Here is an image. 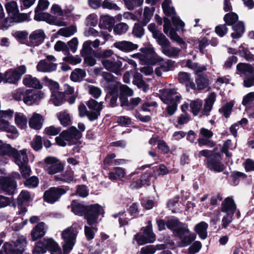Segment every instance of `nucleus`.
Wrapping results in <instances>:
<instances>
[{
	"label": "nucleus",
	"instance_id": "48",
	"mask_svg": "<svg viewBox=\"0 0 254 254\" xmlns=\"http://www.w3.org/2000/svg\"><path fill=\"white\" fill-rule=\"evenodd\" d=\"M172 3L171 0H165L162 4V7L164 13L167 16H171V12H169V10H171L173 15L176 14V11L173 6L170 7L169 5Z\"/></svg>",
	"mask_w": 254,
	"mask_h": 254
},
{
	"label": "nucleus",
	"instance_id": "30",
	"mask_svg": "<svg viewBox=\"0 0 254 254\" xmlns=\"http://www.w3.org/2000/svg\"><path fill=\"white\" fill-rule=\"evenodd\" d=\"M86 75V73L85 69L77 68L71 72L70 79L73 82H81Z\"/></svg>",
	"mask_w": 254,
	"mask_h": 254
},
{
	"label": "nucleus",
	"instance_id": "58",
	"mask_svg": "<svg viewBox=\"0 0 254 254\" xmlns=\"http://www.w3.org/2000/svg\"><path fill=\"white\" fill-rule=\"evenodd\" d=\"M128 25L125 23H120L115 25L114 28V32L115 34L121 35L126 33L128 30Z\"/></svg>",
	"mask_w": 254,
	"mask_h": 254
},
{
	"label": "nucleus",
	"instance_id": "15",
	"mask_svg": "<svg viewBox=\"0 0 254 254\" xmlns=\"http://www.w3.org/2000/svg\"><path fill=\"white\" fill-rule=\"evenodd\" d=\"M16 148L12 147L10 144L3 143L2 141L0 143V155L1 156H7L14 158H17L20 153Z\"/></svg>",
	"mask_w": 254,
	"mask_h": 254
},
{
	"label": "nucleus",
	"instance_id": "45",
	"mask_svg": "<svg viewBox=\"0 0 254 254\" xmlns=\"http://www.w3.org/2000/svg\"><path fill=\"white\" fill-rule=\"evenodd\" d=\"M53 103L56 106H60L63 102L66 101L65 93L63 92L57 91V94H52Z\"/></svg>",
	"mask_w": 254,
	"mask_h": 254
},
{
	"label": "nucleus",
	"instance_id": "5",
	"mask_svg": "<svg viewBox=\"0 0 254 254\" xmlns=\"http://www.w3.org/2000/svg\"><path fill=\"white\" fill-rule=\"evenodd\" d=\"M26 72L25 65H21L15 68H9L4 73V83L17 84L22 76Z\"/></svg>",
	"mask_w": 254,
	"mask_h": 254
},
{
	"label": "nucleus",
	"instance_id": "36",
	"mask_svg": "<svg viewBox=\"0 0 254 254\" xmlns=\"http://www.w3.org/2000/svg\"><path fill=\"white\" fill-rule=\"evenodd\" d=\"M239 16L237 13L234 12H229L226 13L223 18L225 24L228 26L234 25L238 21Z\"/></svg>",
	"mask_w": 254,
	"mask_h": 254
},
{
	"label": "nucleus",
	"instance_id": "37",
	"mask_svg": "<svg viewBox=\"0 0 254 254\" xmlns=\"http://www.w3.org/2000/svg\"><path fill=\"white\" fill-rule=\"evenodd\" d=\"M15 123L18 127L24 129L27 127V118L21 113H16L15 114Z\"/></svg>",
	"mask_w": 254,
	"mask_h": 254
},
{
	"label": "nucleus",
	"instance_id": "7",
	"mask_svg": "<svg viewBox=\"0 0 254 254\" xmlns=\"http://www.w3.org/2000/svg\"><path fill=\"white\" fill-rule=\"evenodd\" d=\"M67 190L68 189L60 187H52L44 192L43 196V200L48 203L54 204L58 201Z\"/></svg>",
	"mask_w": 254,
	"mask_h": 254
},
{
	"label": "nucleus",
	"instance_id": "55",
	"mask_svg": "<svg viewBox=\"0 0 254 254\" xmlns=\"http://www.w3.org/2000/svg\"><path fill=\"white\" fill-rule=\"evenodd\" d=\"M176 94V92L173 89H166L163 93V96L165 98L164 101L162 100L165 104H169V102H174V98L172 96Z\"/></svg>",
	"mask_w": 254,
	"mask_h": 254
},
{
	"label": "nucleus",
	"instance_id": "21",
	"mask_svg": "<svg viewBox=\"0 0 254 254\" xmlns=\"http://www.w3.org/2000/svg\"><path fill=\"white\" fill-rule=\"evenodd\" d=\"M23 83L28 87H32L37 89H41L43 86L39 80L36 77H33L30 74H26L23 79Z\"/></svg>",
	"mask_w": 254,
	"mask_h": 254
},
{
	"label": "nucleus",
	"instance_id": "32",
	"mask_svg": "<svg viewBox=\"0 0 254 254\" xmlns=\"http://www.w3.org/2000/svg\"><path fill=\"white\" fill-rule=\"evenodd\" d=\"M153 38L156 39L157 44L162 47V49L170 47V42L162 33L160 32L156 35H154Z\"/></svg>",
	"mask_w": 254,
	"mask_h": 254
},
{
	"label": "nucleus",
	"instance_id": "59",
	"mask_svg": "<svg viewBox=\"0 0 254 254\" xmlns=\"http://www.w3.org/2000/svg\"><path fill=\"white\" fill-rule=\"evenodd\" d=\"M198 144L199 147L206 146L208 147H213L215 146L216 143L210 138H199L197 139Z\"/></svg>",
	"mask_w": 254,
	"mask_h": 254
},
{
	"label": "nucleus",
	"instance_id": "29",
	"mask_svg": "<svg viewBox=\"0 0 254 254\" xmlns=\"http://www.w3.org/2000/svg\"><path fill=\"white\" fill-rule=\"evenodd\" d=\"M198 90H202L206 88L209 85V80L205 74H198L195 79Z\"/></svg>",
	"mask_w": 254,
	"mask_h": 254
},
{
	"label": "nucleus",
	"instance_id": "33",
	"mask_svg": "<svg viewBox=\"0 0 254 254\" xmlns=\"http://www.w3.org/2000/svg\"><path fill=\"white\" fill-rule=\"evenodd\" d=\"M76 234L72 227L70 226L65 229L62 233V237L64 241L75 242Z\"/></svg>",
	"mask_w": 254,
	"mask_h": 254
},
{
	"label": "nucleus",
	"instance_id": "18",
	"mask_svg": "<svg viewBox=\"0 0 254 254\" xmlns=\"http://www.w3.org/2000/svg\"><path fill=\"white\" fill-rule=\"evenodd\" d=\"M46 251L48 250L51 254H62V251L58 244L53 239H44Z\"/></svg>",
	"mask_w": 254,
	"mask_h": 254
},
{
	"label": "nucleus",
	"instance_id": "16",
	"mask_svg": "<svg viewBox=\"0 0 254 254\" xmlns=\"http://www.w3.org/2000/svg\"><path fill=\"white\" fill-rule=\"evenodd\" d=\"M29 38L32 45L38 46L44 42L46 35L43 30L38 29L33 31Z\"/></svg>",
	"mask_w": 254,
	"mask_h": 254
},
{
	"label": "nucleus",
	"instance_id": "10",
	"mask_svg": "<svg viewBox=\"0 0 254 254\" xmlns=\"http://www.w3.org/2000/svg\"><path fill=\"white\" fill-rule=\"evenodd\" d=\"M44 162L50 166H45L44 169L50 175H54L62 172L64 169L63 165L56 157L48 156L44 159Z\"/></svg>",
	"mask_w": 254,
	"mask_h": 254
},
{
	"label": "nucleus",
	"instance_id": "46",
	"mask_svg": "<svg viewBox=\"0 0 254 254\" xmlns=\"http://www.w3.org/2000/svg\"><path fill=\"white\" fill-rule=\"evenodd\" d=\"M76 31L75 26H70L68 27L61 28L58 31V34L65 37H68L73 35Z\"/></svg>",
	"mask_w": 254,
	"mask_h": 254
},
{
	"label": "nucleus",
	"instance_id": "28",
	"mask_svg": "<svg viewBox=\"0 0 254 254\" xmlns=\"http://www.w3.org/2000/svg\"><path fill=\"white\" fill-rule=\"evenodd\" d=\"M34 19L35 21H46L47 23L50 24H55V19L53 18H52V16L50 14L47 12H39L37 13H35Z\"/></svg>",
	"mask_w": 254,
	"mask_h": 254
},
{
	"label": "nucleus",
	"instance_id": "64",
	"mask_svg": "<svg viewBox=\"0 0 254 254\" xmlns=\"http://www.w3.org/2000/svg\"><path fill=\"white\" fill-rule=\"evenodd\" d=\"M228 28L226 24H220L215 28V32L220 37H224L228 32Z\"/></svg>",
	"mask_w": 254,
	"mask_h": 254
},
{
	"label": "nucleus",
	"instance_id": "26",
	"mask_svg": "<svg viewBox=\"0 0 254 254\" xmlns=\"http://www.w3.org/2000/svg\"><path fill=\"white\" fill-rule=\"evenodd\" d=\"M237 70L245 76L254 75V68L250 64L240 63L236 66Z\"/></svg>",
	"mask_w": 254,
	"mask_h": 254
},
{
	"label": "nucleus",
	"instance_id": "12",
	"mask_svg": "<svg viewBox=\"0 0 254 254\" xmlns=\"http://www.w3.org/2000/svg\"><path fill=\"white\" fill-rule=\"evenodd\" d=\"M102 64L104 68L108 71L115 73L117 75L121 74L122 69V62L118 60L117 61L104 59L102 60Z\"/></svg>",
	"mask_w": 254,
	"mask_h": 254
},
{
	"label": "nucleus",
	"instance_id": "42",
	"mask_svg": "<svg viewBox=\"0 0 254 254\" xmlns=\"http://www.w3.org/2000/svg\"><path fill=\"white\" fill-rule=\"evenodd\" d=\"M23 178L25 179V181L23 182V184L26 188L29 189L35 188L39 185V181L38 178L36 176H29L28 178Z\"/></svg>",
	"mask_w": 254,
	"mask_h": 254
},
{
	"label": "nucleus",
	"instance_id": "25",
	"mask_svg": "<svg viewBox=\"0 0 254 254\" xmlns=\"http://www.w3.org/2000/svg\"><path fill=\"white\" fill-rule=\"evenodd\" d=\"M43 121V119L42 116L38 113H34L29 120V127L34 129L39 130L42 127Z\"/></svg>",
	"mask_w": 254,
	"mask_h": 254
},
{
	"label": "nucleus",
	"instance_id": "39",
	"mask_svg": "<svg viewBox=\"0 0 254 254\" xmlns=\"http://www.w3.org/2000/svg\"><path fill=\"white\" fill-rule=\"evenodd\" d=\"M56 181H61L62 182L69 183L73 180V172L70 170H66L64 173L61 175H56L55 176Z\"/></svg>",
	"mask_w": 254,
	"mask_h": 254
},
{
	"label": "nucleus",
	"instance_id": "23",
	"mask_svg": "<svg viewBox=\"0 0 254 254\" xmlns=\"http://www.w3.org/2000/svg\"><path fill=\"white\" fill-rule=\"evenodd\" d=\"M208 227V225L207 223L201 221L195 225L194 231L201 240H205L207 237Z\"/></svg>",
	"mask_w": 254,
	"mask_h": 254
},
{
	"label": "nucleus",
	"instance_id": "3",
	"mask_svg": "<svg viewBox=\"0 0 254 254\" xmlns=\"http://www.w3.org/2000/svg\"><path fill=\"white\" fill-rule=\"evenodd\" d=\"M20 152L18 157L14 159V162L19 167L22 178H28L31 175L32 171L28 165L29 159L27 155V149H23Z\"/></svg>",
	"mask_w": 254,
	"mask_h": 254
},
{
	"label": "nucleus",
	"instance_id": "9",
	"mask_svg": "<svg viewBox=\"0 0 254 254\" xmlns=\"http://www.w3.org/2000/svg\"><path fill=\"white\" fill-rule=\"evenodd\" d=\"M17 182L9 176H0V190L6 195H13L17 190Z\"/></svg>",
	"mask_w": 254,
	"mask_h": 254
},
{
	"label": "nucleus",
	"instance_id": "35",
	"mask_svg": "<svg viewBox=\"0 0 254 254\" xmlns=\"http://www.w3.org/2000/svg\"><path fill=\"white\" fill-rule=\"evenodd\" d=\"M7 206L15 207L16 204L15 199L13 197L9 198L3 195H0V209Z\"/></svg>",
	"mask_w": 254,
	"mask_h": 254
},
{
	"label": "nucleus",
	"instance_id": "31",
	"mask_svg": "<svg viewBox=\"0 0 254 254\" xmlns=\"http://www.w3.org/2000/svg\"><path fill=\"white\" fill-rule=\"evenodd\" d=\"M125 169L119 167H114L113 171L110 172L109 173V178L111 180H117L119 179L124 178L125 176Z\"/></svg>",
	"mask_w": 254,
	"mask_h": 254
},
{
	"label": "nucleus",
	"instance_id": "14",
	"mask_svg": "<svg viewBox=\"0 0 254 254\" xmlns=\"http://www.w3.org/2000/svg\"><path fill=\"white\" fill-rule=\"evenodd\" d=\"M152 177L153 175L151 172H145L140 176L139 180L132 182L130 187L132 189H139L145 186H149L151 185L150 179Z\"/></svg>",
	"mask_w": 254,
	"mask_h": 254
},
{
	"label": "nucleus",
	"instance_id": "43",
	"mask_svg": "<svg viewBox=\"0 0 254 254\" xmlns=\"http://www.w3.org/2000/svg\"><path fill=\"white\" fill-rule=\"evenodd\" d=\"M106 89L108 92L105 96L106 100L109 98V95H119V89L118 82H115L109 84L106 87Z\"/></svg>",
	"mask_w": 254,
	"mask_h": 254
},
{
	"label": "nucleus",
	"instance_id": "60",
	"mask_svg": "<svg viewBox=\"0 0 254 254\" xmlns=\"http://www.w3.org/2000/svg\"><path fill=\"white\" fill-rule=\"evenodd\" d=\"M103 109V107H101L100 105L97 110L96 111H88V114H87V117L88 119L90 122H93L97 119H98V117L100 115V113L102 110Z\"/></svg>",
	"mask_w": 254,
	"mask_h": 254
},
{
	"label": "nucleus",
	"instance_id": "27",
	"mask_svg": "<svg viewBox=\"0 0 254 254\" xmlns=\"http://www.w3.org/2000/svg\"><path fill=\"white\" fill-rule=\"evenodd\" d=\"M16 200V206H23L24 203L29 202L32 200L29 191L23 190L21 191Z\"/></svg>",
	"mask_w": 254,
	"mask_h": 254
},
{
	"label": "nucleus",
	"instance_id": "20",
	"mask_svg": "<svg viewBox=\"0 0 254 254\" xmlns=\"http://www.w3.org/2000/svg\"><path fill=\"white\" fill-rule=\"evenodd\" d=\"M57 64L47 63L45 60L40 61L37 65V69L43 72H51L56 71L57 68Z\"/></svg>",
	"mask_w": 254,
	"mask_h": 254
},
{
	"label": "nucleus",
	"instance_id": "19",
	"mask_svg": "<svg viewBox=\"0 0 254 254\" xmlns=\"http://www.w3.org/2000/svg\"><path fill=\"white\" fill-rule=\"evenodd\" d=\"M114 46L116 48L125 53H128L136 50L138 47L137 44L127 41L116 42L114 44Z\"/></svg>",
	"mask_w": 254,
	"mask_h": 254
},
{
	"label": "nucleus",
	"instance_id": "1",
	"mask_svg": "<svg viewBox=\"0 0 254 254\" xmlns=\"http://www.w3.org/2000/svg\"><path fill=\"white\" fill-rule=\"evenodd\" d=\"M104 213V210L101 205L98 203L91 204L87 205L83 217L87 224L93 226L98 223L99 216Z\"/></svg>",
	"mask_w": 254,
	"mask_h": 254
},
{
	"label": "nucleus",
	"instance_id": "54",
	"mask_svg": "<svg viewBox=\"0 0 254 254\" xmlns=\"http://www.w3.org/2000/svg\"><path fill=\"white\" fill-rule=\"evenodd\" d=\"M133 95V90L127 85L122 84L120 86L119 95L131 97Z\"/></svg>",
	"mask_w": 254,
	"mask_h": 254
},
{
	"label": "nucleus",
	"instance_id": "61",
	"mask_svg": "<svg viewBox=\"0 0 254 254\" xmlns=\"http://www.w3.org/2000/svg\"><path fill=\"white\" fill-rule=\"evenodd\" d=\"M61 131V128L55 127L54 126L46 127L43 133L50 136H55L58 134Z\"/></svg>",
	"mask_w": 254,
	"mask_h": 254
},
{
	"label": "nucleus",
	"instance_id": "6",
	"mask_svg": "<svg viewBox=\"0 0 254 254\" xmlns=\"http://www.w3.org/2000/svg\"><path fill=\"white\" fill-rule=\"evenodd\" d=\"M17 93L19 94L20 97L19 98L15 97V99L17 100H20L22 97L24 102L28 105L38 103L44 95L42 91L35 89H26L25 91H20Z\"/></svg>",
	"mask_w": 254,
	"mask_h": 254
},
{
	"label": "nucleus",
	"instance_id": "51",
	"mask_svg": "<svg viewBox=\"0 0 254 254\" xmlns=\"http://www.w3.org/2000/svg\"><path fill=\"white\" fill-rule=\"evenodd\" d=\"M32 252L34 254H43L46 252L43 240H40L35 243Z\"/></svg>",
	"mask_w": 254,
	"mask_h": 254
},
{
	"label": "nucleus",
	"instance_id": "63",
	"mask_svg": "<svg viewBox=\"0 0 254 254\" xmlns=\"http://www.w3.org/2000/svg\"><path fill=\"white\" fill-rule=\"evenodd\" d=\"M12 36L20 43L24 44L21 41L24 40L27 38L28 33L26 31H16L12 33Z\"/></svg>",
	"mask_w": 254,
	"mask_h": 254
},
{
	"label": "nucleus",
	"instance_id": "47",
	"mask_svg": "<svg viewBox=\"0 0 254 254\" xmlns=\"http://www.w3.org/2000/svg\"><path fill=\"white\" fill-rule=\"evenodd\" d=\"M58 118L61 124L64 127H66L71 123L69 114L65 112L60 113L58 115Z\"/></svg>",
	"mask_w": 254,
	"mask_h": 254
},
{
	"label": "nucleus",
	"instance_id": "57",
	"mask_svg": "<svg viewBox=\"0 0 254 254\" xmlns=\"http://www.w3.org/2000/svg\"><path fill=\"white\" fill-rule=\"evenodd\" d=\"M181 222L178 218L171 219L167 221V228L170 230L174 232V230L179 226Z\"/></svg>",
	"mask_w": 254,
	"mask_h": 254
},
{
	"label": "nucleus",
	"instance_id": "56",
	"mask_svg": "<svg viewBox=\"0 0 254 254\" xmlns=\"http://www.w3.org/2000/svg\"><path fill=\"white\" fill-rule=\"evenodd\" d=\"M114 54L112 50H105L103 51H97L94 52L93 55L96 58H106L111 57Z\"/></svg>",
	"mask_w": 254,
	"mask_h": 254
},
{
	"label": "nucleus",
	"instance_id": "44",
	"mask_svg": "<svg viewBox=\"0 0 254 254\" xmlns=\"http://www.w3.org/2000/svg\"><path fill=\"white\" fill-rule=\"evenodd\" d=\"M230 177L232 179L233 185L236 186L239 184L241 179H246L247 178V175L244 173L234 171L231 172Z\"/></svg>",
	"mask_w": 254,
	"mask_h": 254
},
{
	"label": "nucleus",
	"instance_id": "24",
	"mask_svg": "<svg viewBox=\"0 0 254 254\" xmlns=\"http://www.w3.org/2000/svg\"><path fill=\"white\" fill-rule=\"evenodd\" d=\"M87 205L80 203L77 200H73L70 204L71 211L76 215L84 216Z\"/></svg>",
	"mask_w": 254,
	"mask_h": 254
},
{
	"label": "nucleus",
	"instance_id": "53",
	"mask_svg": "<svg viewBox=\"0 0 254 254\" xmlns=\"http://www.w3.org/2000/svg\"><path fill=\"white\" fill-rule=\"evenodd\" d=\"M178 30V29H175L174 28H172L169 32L170 38L172 40L176 41L181 45H184L185 44V41L177 33V31Z\"/></svg>",
	"mask_w": 254,
	"mask_h": 254
},
{
	"label": "nucleus",
	"instance_id": "34",
	"mask_svg": "<svg viewBox=\"0 0 254 254\" xmlns=\"http://www.w3.org/2000/svg\"><path fill=\"white\" fill-rule=\"evenodd\" d=\"M181 224H180L176 230H174V232H173V234L175 236L178 237L179 239H181L183 236L190 233L188 225L183 222H181Z\"/></svg>",
	"mask_w": 254,
	"mask_h": 254
},
{
	"label": "nucleus",
	"instance_id": "49",
	"mask_svg": "<svg viewBox=\"0 0 254 254\" xmlns=\"http://www.w3.org/2000/svg\"><path fill=\"white\" fill-rule=\"evenodd\" d=\"M143 25L140 23H135L132 30V34L137 38H141L144 35V29Z\"/></svg>",
	"mask_w": 254,
	"mask_h": 254
},
{
	"label": "nucleus",
	"instance_id": "38",
	"mask_svg": "<svg viewBox=\"0 0 254 254\" xmlns=\"http://www.w3.org/2000/svg\"><path fill=\"white\" fill-rule=\"evenodd\" d=\"M202 106V101L200 99H197L192 100L190 102V107L191 109V113L194 116H197Z\"/></svg>",
	"mask_w": 254,
	"mask_h": 254
},
{
	"label": "nucleus",
	"instance_id": "17",
	"mask_svg": "<svg viewBox=\"0 0 254 254\" xmlns=\"http://www.w3.org/2000/svg\"><path fill=\"white\" fill-rule=\"evenodd\" d=\"M45 225L44 222H40L33 228L31 232V240L33 241L42 238L45 235Z\"/></svg>",
	"mask_w": 254,
	"mask_h": 254
},
{
	"label": "nucleus",
	"instance_id": "22",
	"mask_svg": "<svg viewBox=\"0 0 254 254\" xmlns=\"http://www.w3.org/2000/svg\"><path fill=\"white\" fill-rule=\"evenodd\" d=\"M234 32L231 34V37L233 39H239L242 37L245 32V26L242 21H238L237 23L232 26Z\"/></svg>",
	"mask_w": 254,
	"mask_h": 254
},
{
	"label": "nucleus",
	"instance_id": "13",
	"mask_svg": "<svg viewBox=\"0 0 254 254\" xmlns=\"http://www.w3.org/2000/svg\"><path fill=\"white\" fill-rule=\"evenodd\" d=\"M236 209V204L232 196L226 197L221 203V210L227 215L234 216Z\"/></svg>",
	"mask_w": 254,
	"mask_h": 254
},
{
	"label": "nucleus",
	"instance_id": "62",
	"mask_svg": "<svg viewBox=\"0 0 254 254\" xmlns=\"http://www.w3.org/2000/svg\"><path fill=\"white\" fill-rule=\"evenodd\" d=\"M43 81L46 84H48L51 90H54V92H57L59 89L60 85L58 82L49 79L47 76H45L43 78Z\"/></svg>",
	"mask_w": 254,
	"mask_h": 254
},
{
	"label": "nucleus",
	"instance_id": "40",
	"mask_svg": "<svg viewBox=\"0 0 254 254\" xmlns=\"http://www.w3.org/2000/svg\"><path fill=\"white\" fill-rule=\"evenodd\" d=\"M234 105V104L233 101L227 102L219 109V111L220 113L223 114V116L225 118L227 119L230 117L232 113Z\"/></svg>",
	"mask_w": 254,
	"mask_h": 254
},
{
	"label": "nucleus",
	"instance_id": "2",
	"mask_svg": "<svg viewBox=\"0 0 254 254\" xmlns=\"http://www.w3.org/2000/svg\"><path fill=\"white\" fill-rule=\"evenodd\" d=\"M142 234L137 233L134 236V239L138 245H143L148 243H153L156 240V235L153 232L151 221H149L146 227L141 229Z\"/></svg>",
	"mask_w": 254,
	"mask_h": 254
},
{
	"label": "nucleus",
	"instance_id": "8",
	"mask_svg": "<svg viewBox=\"0 0 254 254\" xmlns=\"http://www.w3.org/2000/svg\"><path fill=\"white\" fill-rule=\"evenodd\" d=\"M62 132V135L64 136L67 142V145L80 144L81 143L79 139L82 137V133L74 126H71Z\"/></svg>",
	"mask_w": 254,
	"mask_h": 254
},
{
	"label": "nucleus",
	"instance_id": "41",
	"mask_svg": "<svg viewBox=\"0 0 254 254\" xmlns=\"http://www.w3.org/2000/svg\"><path fill=\"white\" fill-rule=\"evenodd\" d=\"M29 13H19V11L13 14L10 22L21 23L25 21H29Z\"/></svg>",
	"mask_w": 254,
	"mask_h": 254
},
{
	"label": "nucleus",
	"instance_id": "4",
	"mask_svg": "<svg viewBox=\"0 0 254 254\" xmlns=\"http://www.w3.org/2000/svg\"><path fill=\"white\" fill-rule=\"evenodd\" d=\"M27 244L25 238L18 239L13 245L5 242L2 247L3 250L0 251V254H23Z\"/></svg>",
	"mask_w": 254,
	"mask_h": 254
},
{
	"label": "nucleus",
	"instance_id": "11",
	"mask_svg": "<svg viewBox=\"0 0 254 254\" xmlns=\"http://www.w3.org/2000/svg\"><path fill=\"white\" fill-rule=\"evenodd\" d=\"M221 153H216L211 155L206 161V167L210 170L215 172H221L225 168L224 165L221 162Z\"/></svg>",
	"mask_w": 254,
	"mask_h": 254
},
{
	"label": "nucleus",
	"instance_id": "50",
	"mask_svg": "<svg viewBox=\"0 0 254 254\" xmlns=\"http://www.w3.org/2000/svg\"><path fill=\"white\" fill-rule=\"evenodd\" d=\"M32 148L36 151L40 150L43 146L42 138L40 135H36L33 141L31 142Z\"/></svg>",
	"mask_w": 254,
	"mask_h": 254
},
{
	"label": "nucleus",
	"instance_id": "52",
	"mask_svg": "<svg viewBox=\"0 0 254 254\" xmlns=\"http://www.w3.org/2000/svg\"><path fill=\"white\" fill-rule=\"evenodd\" d=\"M124 1L127 8L129 10H132L135 7L141 6L143 0H124Z\"/></svg>",
	"mask_w": 254,
	"mask_h": 254
}]
</instances>
